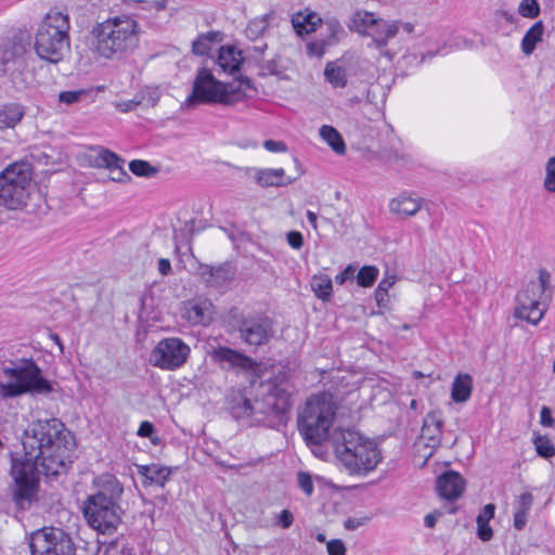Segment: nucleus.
Segmentation results:
<instances>
[{
  "label": "nucleus",
  "instance_id": "1",
  "mask_svg": "<svg viewBox=\"0 0 555 555\" xmlns=\"http://www.w3.org/2000/svg\"><path fill=\"white\" fill-rule=\"evenodd\" d=\"M24 453L12 457V500L17 511H27L39 500V475L66 474L74 462L75 438L59 418L31 422L22 438Z\"/></svg>",
  "mask_w": 555,
  "mask_h": 555
},
{
  "label": "nucleus",
  "instance_id": "2",
  "mask_svg": "<svg viewBox=\"0 0 555 555\" xmlns=\"http://www.w3.org/2000/svg\"><path fill=\"white\" fill-rule=\"evenodd\" d=\"M293 385L286 370H279L272 377L261 383L259 396L251 401L241 397L232 405L231 411L235 418H249L253 423L272 426L274 422L282 421L292 406Z\"/></svg>",
  "mask_w": 555,
  "mask_h": 555
},
{
  "label": "nucleus",
  "instance_id": "3",
  "mask_svg": "<svg viewBox=\"0 0 555 555\" xmlns=\"http://www.w3.org/2000/svg\"><path fill=\"white\" fill-rule=\"evenodd\" d=\"M96 491L83 501L82 514L88 525L103 534H112L121 522V482L111 474L94 479Z\"/></svg>",
  "mask_w": 555,
  "mask_h": 555
},
{
  "label": "nucleus",
  "instance_id": "4",
  "mask_svg": "<svg viewBox=\"0 0 555 555\" xmlns=\"http://www.w3.org/2000/svg\"><path fill=\"white\" fill-rule=\"evenodd\" d=\"M332 447L338 461L351 475H366L382 460L377 446L356 430L335 428Z\"/></svg>",
  "mask_w": 555,
  "mask_h": 555
},
{
  "label": "nucleus",
  "instance_id": "5",
  "mask_svg": "<svg viewBox=\"0 0 555 555\" xmlns=\"http://www.w3.org/2000/svg\"><path fill=\"white\" fill-rule=\"evenodd\" d=\"M337 414V403L332 393L323 391L310 396L299 408L297 426L307 444L319 446L328 440Z\"/></svg>",
  "mask_w": 555,
  "mask_h": 555
},
{
  "label": "nucleus",
  "instance_id": "6",
  "mask_svg": "<svg viewBox=\"0 0 555 555\" xmlns=\"http://www.w3.org/2000/svg\"><path fill=\"white\" fill-rule=\"evenodd\" d=\"M93 48L105 59L131 50L138 42V23L130 15H116L98 23L92 29Z\"/></svg>",
  "mask_w": 555,
  "mask_h": 555
},
{
  "label": "nucleus",
  "instance_id": "7",
  "mask_svg": "<svg viewBox=\"0 0 555 555\" xmlns=\"http://www.w3.org/2000/svg\"><path fill=\"white\" fill-rule=\"evenodd\" d=\"M69 16L59 10H50L39 25L35 36L37 55L49 63L56 64L69 53Z\"/></svg>",
  "mask_w": 555,
  "mask_h": 555
},
{
  "label": "nucleus",
  "instance_id": "8",
  "mask_svg": "<svg viewBox=\"0 0 555 555\" xmlns=\"http://www.w3.org/2000/svg\"><path fill=\"white\" fill-rule=\"evenodd\" d=\"M243 86L250 87V81L243 79L240 81V86L234 88L217 80L209 69L201 68L194 79L192 92L181 107L189 109L199 103L235 104L244 98Z\"/></svg>",
  "mask_w": 555,
  "mask_h": 555
},
{
  "label": "nucleus",
  "instance_id": "9",
  "mask_svg": "<svg viewBox=\"0 0 555 555\" xmlns=\"http://www.w3.org/2000/svg\"><path fill=\"white\" fill-rule=\"evenodd\" d=\"M52 386L41 375V370L30 366H13L0 370V400L20 397L25 393H49Z\"/></svg>",
  "mask_w": 555,
  "mask_h": 555
},
{
  "label": "nucleus",
  "instance_id": "10",
  "mask_svg": "<svg viewBox=\"0 0 555 555\" xmlns=\"http://www.w3.org/2000/svg\"><path fill=\"white\" fill-rule=\"evenodd\" d=\"M31 186V171L27 164L15 163L0 173V202L9 209L26 205Z\"/></svg>",
  "mask_w": 555,
  "mask_h": 555
},
{
  "label": "nucleus",
  "instance_id": "11",
  "mask_svg": "<svg viewBox=\"0 0 555 555\" xmlns=\"http://www.w3.org/2000/svg\"><path fill=\"white\" fill-rule=\"evenodd\" d=\"M229 325L243 343L255 347L268 344L274 334L272 320L260 313L233 312Z\"/></svg>",
  "mask_w": 555,
  "mask_h": 555
},
{
  "label": "nucleus",
  "instance_id": "12",
  "mask_svg": "<svg viewBox=\"0 0 555 555\" xmlns=\"http://www.w3.org/2000/svg\"><path fill=\"white\" fill-rule=\"evenodd\" d=\"M31 555H75L72 537L61 528L43 527L29 537Z\"/></svg>",
  "mask_w": 555,
  "mask_h": 555
},
{
  "label": "nucleus",
  "instance_id": "13",
  "mask_svg": "<svg viewBox=\"0 0 555 555\" xmlns=\"http://www.w3.org/2000/svg\"><path fill=\"white\" fill-rule=\"evenodd\" d=\"M191 348L179 337L160 339L150 353V363L164 371H176L189 360Z\"/></svg>",
  "mask_w": 555,
  "mask_h": 555
},
{
  "label": "nucleus",
  "instance_id": "14",
  "mask_svg": "<svg viewBox=\"0 0 555 555\" xmlns=\"http://www.w3.org/2000/svg\"><path fill=\"white\" fill-rule=\"evenodd\" d=\"M25 60L14 49H4L0 53V82H11L15 88H23L25 79L23 73Z\"/></svg>",
  "mask_w": 555,
  "mask_h": 555
},
{
  "label": "nucleus",
  "instance_id": "15",
  "mask_svg": "<svg viewBox=\"0 0 555 555\" xmlns=\"http://www.w3.org/2000/svg\"><path fill=\"white\" fill-rule=\"evenodd\" d=\"M540 297L538 293L537 282L530 281L516 296V307L514 315L518 319L526 320L532 325H538L544 317V311L538 312V318L530 319V310L540 307Z\"/></svg>",
  "mask_w": 555,
  "mask_h": 555
},
{
  "label": "nucleus",
  "instance_id": "16",
  "mask_svg": "<svg viewBox=\"0 0 555 555\" xmlns=\"http://www.w3.org/2000/svg\"><path fill=\"white\" fill-rule=\"evenodd\" d=\"M209 354L210 359L223 370H250L256 364L250 357L225 346L214 348Z\"/></svg>",
  "mask_w": 555,
  "mask_h": 555
},
{
  "label": "nucleus",
  "instance_id": "17",
  "mask_svg": "<svg viewBox=\"0 0 555 555\" xmlns=\"http://www.w3.org/2000/svg\"><path fill=\"white\" fill-rule=\"evenodd\" d=\"M465 490V480L461 474L454 470H448L437 479V491L446 500L453 501L459 499Z\"/></svg>",
  "mask_w": 555,
  "mask_h": 555
},
{
  "label": "nucleus",
  "instance_id": "18",
  "mask_svg": "<svg viewBox=\"0 0 555 555\" xmlns=\"http://www.w3.org/2000/svg\"><path fill=\"white\" fill-rule=\"evenodd\" d=\"M442 426L443 420L440 412L433 411L426 414L422 427V437L427 441V447L437 448L440 446Z\"/></svg>",
  "mask_w": 555,
  "mask_h": 555
},
{
  "label": "nucleus",
  "instance_id": "19",
  "mask_svg": "<svg viewBox=\"0 0 555 555\" xmlns=\"http://www.w3.org/2000/svg\"><path fill=\"white\" fill-rule=\"evenodd\" d=\"M423 203L421 197H412L408 193H401L389 202V210L401 218H408L416 215Z\"/></svg>",
  "mask_w": 555,
  "mask_h": 555
},
{
  "label": "nucleus",
  "instance_id": "20",
  "mask_svg": "<svg viewBox=\"0 0 555 555\" xmlns=\"http://www.w3.org/2000/svg\"><path fill=\"white\" fill-rule=\"evenodd\" d=\"M199 276L209 287H221L233 278L231 268L227 264L212 267L203 264L199 267Z\"/></svg>",
  "mask_w": 555,
  "mask_h": 555
},
{
  "label": "nucleus",
  "instance_id": "21",
  "mask_svg": "<svg viewBox=\"0 0 555 555\" xmlns=\"http://www.w3.org/2000/svg\"><path fill=\"white\" fill-rule=\"evenodd\" d=\"M212 315L214 305L208 299L192 300L186 306V318L192 324L208 325Z\"/></svg>",
  "mask_w": 555,
  "mask_h": 555
},
{
  "label": "nucleus",
  "instance_id": "22",
  "mask_svg": "<svg viewBox=\"0 0 555 555\" xmlns=\"http://www.w3.org/2000/svg\"><path fill=\"white\" fill-rule=\"evenodd\" d=\"M244 62L242 51L234 46H222L219 49L217 63L223 73L234 75L240 72Z\"/></svg>",
  "mask_w": 555,
  "mask_h": 555
},
{
  "label": "nucleus",
  "instance_id": "23",
  "mask_svg": "<svg viewBox=\"0 0 555 555\" xmlns=\"http://www.w3.org/2000/svg\"><path fill=\"white\" fill-rule=\"evenodd\" d=\"M399 31L398 22H387L383 18H377L375 24L367 30L366 36L372 37L373 43L377 48L385 47L388 40L393 38Z\"/></svg>",
  "mask_w": 555,
  "mask_h": 555
},
{
  "label": "nucleus",
  "instance_id": "24",
  "mask_svg": "<svg viewBox=\"0 0 555 555\" xmlns=\"http://www.w3.org/2000/svg\"><path fill=\"white\" fill-rule=\"evenodd\" d=\"M254 180L262 188L285 186L293 182V179L285 176L283 168L255 169Z\"/></svg>",
  "mask_w": 555,
  "mask_h": 555
},
{
  "label": "nucleus",
  "instance_id": "25",
  "mask_svg": "<svg viewBox=\"0 0 555 555\" xmlns=\"http://www.w3.org/2000/svg\"><path fill=\"white\" fill-rule=\"evenodd\" d=\"M173 468L168 466H162L159 464L140 465L138 466V473L145 478V482L149 485H156L164 488L166 482L169 480Z\"/></svg>",
  "mask_w": 555,
  "mask_h": 555
},
{
  "label": "nucleus",
  "instance_id": "26",
  "mask_svg": "<svg viewBox=\"0 0 555 555\" xmlns=\"http://www.w3.org/2000/svg\"><path fill=\"white\" fill-rule=\"evenodd\" d=\"M473 391V378L469 374L460 373L455 376L452 388H451V398L456 403L466 402Z\"/></svg>",
  "mask_w": 555,
  "mask_h": 555
},
{
  "label": "nucleus",
  "instance_id": "27",
  "mask_svg": "<svg viewBox=\"0 0 555 555\" xmlns=\"http://www.w3.org/2000/svg\"><path fill=\"white\" fill-rule=\"evenodd\" d=\"M223 40V33L219 30H210L199 34L192 43V52L196 55H207L212 46Z\"/></svg>",
  "mask_w": 555,
  "mask_h": 555
},
{
  "label": "nucleus",
  "instance_id": "28",
  "mask_svg": "<svg viewBox=\"0 0 555 555\" xmlns=\"http://www.w3.org/2000/svg\"><path fill=\"white\" fill-rule=\"evenodd\" d=\"M24 109L20 104L9 103L0 106V129L14 128L23 118Z\"/></svg>",
  "mask_w": 555,
  "mask_h": 555
},
{
  "label": "nucleus",
  "instance_id": "29",
  "mask_svg": "<svg viewBox=\"0 0 555 555\" xmlns=\"http://www.w3.org/2000/svg\"><path fill=\"white\" fill-rule=\"evenodd\" d=\"M533 504V495L530 492H524L517 501L516 512L514 514V527L522 530L527 524V518Z\"/></svg>",
  "mask_w": 555,
  "mask_h": 555
},
{
  "label": "nucleus",
  "instance_id": "30",
  "mask_svg": "<svg viewBox=\"0 0 555 555\" xmlns=\"http://www.w3.org/2000/svg\"><path fill=\"white\" fill-rule=\"evenodd\" d=\"M321 139L337 154L344 155L346 153V144L336 128L328 125H323L319 130Z\"/></svg>",
  "mask_w": 555,
  "mask_h": 555
},
{
  "label": "nucleus",
  "instance_id": "31",
  "mask_svg": "<svg viewBox=\"0 0 555 555\" xmlns=\"http://www.w3.org/2000/svg\"><path fill=\"white\" fill-rule=\"evenodd\" d=\"M544 33V24L542 21L535 22L525 34L521 39V51L526 55H530L538 42L542 40Z\"/></svg>",
  "mask_w": 555,
  "mask_h": 555
},
{
  "label": "nucleus",
  "instance_id": "32",
  "mask_svg": "<svg viewBox=\"0 0 555 555\" xmlns=\"http://www.w3.org/2000/svg\"><path fill=\"white\" fill-rule=\"evenodd\" d=\"M322 31L320 36L328 43L334 46L339 42L340 36L345 34V30L340 22L335 17H328L324 21L321 20Z\"/></svg>",
  "mask_w": 555,
  "mask_h": 555
},
{
  "label": "nucleus",
  "instance_id": "33",
  "mask_svg": "<svg viewBox=\"0 0 555 555\" xmlns=\"http://www.w3.org/2000/svg\"><path fill=\"white\" fill-rule=\"evenodd\" d=\"M310 284L311 289L319 299L328 301L332 298L333 282L327 274H314Z\"/></svg>",
  "mask_w": 555,
  "mask_h": 555
},
{
  "label": "nucleus",
  "instance_id": "34",
  "mask_svg": "<svg viewBox=\"0 0 555 555\" xmlns=\"http://www.w3.org/2000/svg\"><path fill=\"white\" fill-rule=\"evenodd\" d=\"M375 15L367 11H357L352 14L350 23L348 25L350 30L366 35L367 30L375 24Z\"/></svg>",
  "mask_w": 555,
  "mask_h": 555
},
{
  "label": "nucleus",
  "instance_id": "35",
  "mask_svg": "<svg viewBox=\"0 0 555 555\" xmlns=\"http://www.w3.org/2000/svg\"><path fill=\"white\" fill-rule=\"evenodd\" d=\"M324 76L334 88H344L347 85V70L336 62H328Z\"/></svg>",
  "mask_w": 555,
  "mask_h": 555
},
{
  "label": "nucleus",
  "instance_id": "36",
  "mask_svg": "<svg viewBox=\"0 0 555 555\" xmlns=\"http://www.w3.org/2000/svg\"><path fill=\"white\" fill-rule=\"evenodd\" d=\"M125 160L120 158L116 153L102 149L93 159V165L98 168H106L109 172L115 167L122 166Z\"/></svg>",
  "mask_w": 555,
  "mask_h": 555
},
{
  "label": "nucleus",
  "instance_id": "37",
  "mask_svg": "<svg viewBox=\"0 0 555 555\" xmlns=\"http://www.w3.org/2000/svg\"><path fill=\"white\" fill-rule=\"evenodd\" d=\"M321 22V18L314 13L307 15L297 14L293 17L292 23L296 33L300 36L310 34L315 30V26Z\"/></svg>",
  "mask_w": 555,
  "mask_h": 555
},
{
  "label": "nucleus",
  "instance_id": "38",
  "mask_svg": "<svg viewBox=\"0 0 555 555\" xmlns=\"http://www.w3.org/2000/svg\"><path fill=\"white\" fill-rule=\"evenodd\" d=\"M269 27V15H262L251 20L246 27V36L250 40L261 37Z\"/></svg>",
  "mask_w": 555,
  "mask_h": 555
},
{
  "label": "nucleus",
  "instance_id": "39",
  "mask_svg": "<svg viewBox=\"0 0 555 555\" xmlns=\"http://www.w3.org/2000/svg\"><path fill=\"white\" fill-rule=\"evenodd\" d=\"M533 444L538 455L550 459L555 455V447L547 436L537 435L533 438Z\"/></svg>",
  "mask_w": 555,
  "mask_h": 555
},
{
  "label": "nucleus",
  "instance_id": "40",
  "mask_svg": "<svg viewBox=\"0 0 555 555\" xmlns=\"http://www.w3.org/2000/svg\"><path fill=\"white\" fill-rule=\"evenodd\" d=\"M379 270L375 266H364L362 267L357 274V283L361 287H371L377 276Z\"/></svg>",
  "mask_w": 555,
  "mask_h": 555
},
{
  "label": "nucleus",
  "instance_id": "41",
  "mask_svg": "<svg viewBox=\"0 0 555 555\" xmlns=\"http://www.w3.org/2000/svg\"><path fill=\"white\" fill-rule=\"evenodd\" d=\"M130 171L138 177L150 178L158 172V169L153 167L149 162L134 159L129 164Z\"/></svg>",
  "mask_w": 555,
  "mask_h": 555
},
{
  "label": "nucleus",
  "instance_id": "42",
  "mask_svg": "<svg viewBox=\"0 0 555 555\" xmlns=\"http://www.w3.org/2000/svg\"><path fill=\"white\" fill-rule=\"evenodd\" d=\"M543 188L548 193H555V156L550 157L545 163Z\"/></svg>",
  "mask_w": 555,
  "mask_h": 555
},
{
  "label": "nucleus",
  "instance_id": "43",
  "mask_svg": "<svg viewBox=\"0 0 555 555\" xmlns=\"http://www.w3.org/2000/svg\"><path fill=\"white\" fill-rule=\"evenodd\" d=\"M540 4L538 0H521L518 5V13L522 17L535 18L540 14Z\"/></svg>",
  "mask_w": 555,
  "mask_h": 555
},
{
  "label": "nucleus",
  "instance_id": "44",
  "mask_svg": "<svg viewBox=\"0 0 555 555\" xmlns=\"http://www.w3.org/2000/svg\"><path fill=\"white\" fill-rule=\"evenodd\" d=\"M137 435L142 438H149L154 446H157L160 442L159 437L156 435L154 425L149 421H143L140 424Z\"/></svg>",
  "mask_w": 555,
  "mask_h": 555
},
{
  "label": "nucleus",
  "instance_id": "45",
  "mask_svg": "<svg viewBox=\"0 0 555 555\" xmlns=\"http://www.w3.org/2000/svg\"><path fill=\"white\" fill-rule=\"evenodd\" d=\"M328 47L331 46L320 36V38L307 43V54L310 56L322 57Z\"/></svg>",
  "mask_w": 555,
  "mask_h": 555
},
{
  "label": "nucleus",
  "instance_id": "46",
  "mask_svg": "<svg viewBox=\"0 0 555 555\" xmlns=\"http://www.w3.org/2000/svg\"><path fill=\"white\" fill-rule=\"evenodd\" d=\"M297 482H298L299 488L308 496H310L313 493L314 487H313V482H312V478H311L310 474H308L306 472H299L297 474Z\"/></svg>",
  "mask_w": 555,
  "mask_h": 555
},
{
  "label": "nucleus",
  "instance_id": "47",
  "mask_svg": "<svg viewBox=\"0 0 555 555\" xmlns=\"http://www.w3.org/2000/svg\"><path fill=\"white\" fill-rule=\"evenodd\" d=\"M551 274L545 269L539 270V282L537 283L538 293L540 295L544 294L550 287Z\"/></svg>",
  "mask_w": 555,
  "mask_h": 555
},
{
  "label": "nucleus",
  "instance_id": "48",
  "mask_svg": "<svg viewBox=\"0 0 555 555\" xmlns=\"http://www.w3.org/2000/svg\"><path fill=\"white\" fill-rule=\"evenodd\" d=\"M328 555H345L346 547L341 540L334 539L326 544Z\"/></svg>",
  "mask_w": 555,
  "mask_h": 555
},
{
  "label": "nucleus",
  "instance_id": "49",
  "mask_svg": "<svg viewBox=\"0 0 555 555\" xmlns=\"http://www.w3.org/2000/svg\"><path fill=\"white\" fill-rule=\"evenodd\" d=\"M495 506L492 503H489L483 506L480 513L477 516V522H489L494 517Z\"/></svg>",
  "mask_w": 555,
  "mask_h": 555
},
{
  "label": "nucleus",
  "instance_id": "50",
  "mask_svg": "<svg viewBox=\"0 0 555 555\" xmlns=\"http://www.w3.org/2000/svg\"><path fill=\"white\" fill-rule=\"evenodd\" d=\"M288 245L294 249H300L304 245V236L298 231H291L286 235Z\"/></svg>",
  "mask_w": 555,
  "mask_h": 555
},
{
  "label": "nucleus",
  "instance_id": "51",
  "mask_svg": "<svg viewBox=\"0 0 555 555\" xmlns=\"http://www.w3.org/2000/svg\"><path fill=\"white\" fill-rule=\"evenodd\" d=\"M477 534L483 542L491 540L493 532L489 522H477Z\"/></svg>",
  "mask_w": 555,
  "mask_h": 555
},
{
  "label": "nucleus",
  "instance_id": "52",
  "mask_svg": "<svg viewBox=\"0 0 555 555\" xmlns=\"http://www.w3.org/2000/svg\"><path fill=\"white\" fill-rule=\"evenodd\" d=\"M356 268L352 264L347 266L340 273L335 276L337 284L343 285L346 281L352 280L354 276Z\"/></svg>",
  "mask_w": 555,
  "mask_h": 555
},
{
  "label": "nucleus",
  "instance_id": "53",
  "mask_svg": "<svg viewBox=\"0 0 555 555\" xmlns=\"http://www.w3.org/2000/svg\"><path fill=\"white\" fill-rule=\"evenodd\" d=\"M263 147L272 153H280V152H286L287 146L283 141H275V140H266L263 142Z\"/></svg>",
  "mask_w": 555,
  "mask_h": 555
},
{
  "label": "nucleus",
  "instance_id": "54",
  "mask_svg": "<svg viewBox=\"0 0 555 555\" xmlns=\"http://www.w3.org/2000/svg\"><path fill=\"white\" fill-rule=\"evenodd\" d=\"M293 521H294V516H293L292 512L288 509H283L278 517L276 525H279L283 529H287L293 525Z\"/></svg>",
  "mask_w": 555,
  "mask_h": 555
},
{
  "label": "nucleus",
  "instance_id": "55",
  "mask_svg": "<svg viewBox=\"0 0 555 555\" xmlns=\"http://www.w3.org/2000/svg\"><path fill=\"white\" fill-rule=\"evenodd\" d=\"M81 94V91H64L60 93L59 99L63 103L73 104L80 99Z\"/></svg>",
  "mask_w": 555,
  "mask_h": 555
},
{
  "label": "nucleus",
  "instance_id": "56",
  "mask_svg": "<svg viewBox=\"0 0 555 555\" xmlns=\"http://www.w3.org/2000/svg\"><path fill=\"white\" fill-rule=\"evenodd\" d=\"M111 173V179L115 182H125L130 180V176L124 169V165L119 167H115Z\"/></svg>",
  "mask_w": 555,
  "mask_h": 555
},
{
  "label": "nucleus",
  "instance_id": "57",
  "mask_svg": "<svg viewBox=\"0 0 555 555\" xmlns=\"http://www.w3.org/2000/svg\"><path fill=\"white\" fill-rule=\"evenodd\" d=\"M540 422L543 426L552 427L555 423L554 418L552 417V413L550 408L542 406L541 413H540Z\"/></svg>",
  "mask_w": 555,
  "mask_h": 555
},
{
  "label": "nucleus",
  "instance_id": "58",
  "mask_svg": "<svg viewBox=\"0 0 555 555\" xmlns=\"http://www.w3.org/2000/svg\"><path fill=\"white\" fill-rule=\"evenodd\" d=\"M140 103H141L140 100L125 101V102L118 103L117 108L122 113H127V112L134 109Z\"/></svg>",
  "mask_w": 555,
  "mask_h": 555
},
{
  "label": "nucleus",
  "instance_id": "59",
  "mask_svg": "<svg viewBox=\"0 0 555 555\" xmlns=\"http://www.w3.org/2000/svg\"><path fill=\"white\" fill-rule=\"evenodd\" d=\"M395 282H396V276L395 275L385 276L378 283L377 289L383 291V292H388L392 287Z\"/></svg>",
  "mask_w": 555,
  "mask_h": 555
},
{
  "label": "nucleus",
  "instance_id": "60",
  "mask_svg": "<svg viewBox=\"0 0 555 555\" xmlns=\"http://www.w3.org/2000/svg\"><path fill=\"white\" fill-rule=\"evenodd\" d=\"M375 300H376L378 307H380V308L387 307V304L389 302L388 292H383V291H379L376 288Z\"/></svg>",
  "mask_w": 555,
  "mask_h": 555
},
{
  "label": "nucleus",
  "instance_id": "61",
  "mask_svg": "<svg viewBox=\"0 0 555 555\" xmlns=\"http://www.w3.org/2000/svg\"><path fill=\"white\" fill-rule=\"evenodd\" d=\"M158 271L159 273L163 275V276H166L168 275L170 272H171V263L168 259L166 258H160L158 260Z\"/></svg>",
  "mask_w": 555,
  "mask_h": 555
},
{
  "label": "nucleus",
  "instance_id": "62",
  "mask_svg": "<svg viewBox=\"0 0 555 555\" xmlns=\"http://www.w3.org/2000/svg\"><path fill=\"white\" fill-rule=\"evenodd\" d=\"M441 516V513L440 512H435V513H430V514H427L424 518V525L425 527L427 528H434L436 522H437V519Z\"/></svg>",
  "mask_w": 555,
  "mask_h": 555
},
{
  "label": "nucleus",
  "instance_id": "63",
  "mask_svg": "<svg viewBox=\"0 0 555 555\" xmlns=\"http://www.w3.org/2000/svg\"><path fill=\"white\" fill-rule=\"evenodd\" d=\"M399 29L402 28L406 34H411L414 30V25L410 22H399Z\"/></svg>",
  "mask_w": 555,
  "mask_h": 555
},
{
  "label": "nucleus",
  "instance_id": "64",
  "mask_svg": "<svg viewBox=\"0 0 555 555\" xmlns=\"http://www.w3.org/2000/svg\"><path fill=\"white\" fill-rule=\"evenodd\" d=\"M307 219H308L309 223L312 225V228L317 229L318 217L313 211H311V210L307 211Z\"/></svg>",
  "mask_w": 555,
  "mask_h": 555
}]
</instances>
